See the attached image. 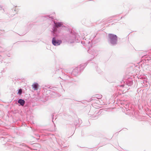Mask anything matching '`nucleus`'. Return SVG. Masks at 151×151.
I'll return each instance as SVG.
<instances>
[{
	"label": "nucleus",
	"instance_id": "obj_10",
	"mask_svg": "<svg viewBox=\"0 0 151 151\" xmlns=\"http://www.w3.org/2000/svg\"><path fill=\"white\" fill-rule=\"evenodd\" d=\"M22 93V89L21 88H20L19 89L17 94H19V95H20Z\"/></svg>",
	"mask_w": 151,
	"mask_h": 151
},
{
	"label": "nucleus",
	"instance_id": "obj_22",
	"mask_svg": "<svg viewBox=\"0 0 151 151\" xmlns=\"http://www.w3.org/2000/svg\"><path fill=\"white\" fill-rule=\"evenodd\" d=\"M6 138H5L4 139H5L6 140Z\"/></svg>",
	"mask_w": 151,
	"mask_h": 151
},
{
	"label": "nucleus",
	"instance_id": "obj_7",
	"mask_svg": "<svg viewBox=\"0 0 151 151\" xmlns=\"http://www.w3.org/2000/svg\"><path fill=\"white\" fill-rule=\"evenodd\" d=\"M126 83L128 86H130L132 85L133 82L132 81L128 80L127 81Z\"/></svg>",
	"mask_w": 151,
	"mask_h": 151
},
{
	"label": "nucleus",
	"instance_id": "obj_1",
	"mask_svg": "<svg viewBox=\"0 0 151 151\" xmlns=\"http://www.w3.org/2000/svg\"><path fill=\"white\" fill-rule=\"evenodd\" d=\"M54 25L52 29V33L54 36H56L57 34L59 32L58 29L59 27H65L63 23L61 22H57L54 21ZM62 43V41L60 40H58L55 37H53L52 40V43L54 46H58Z\"/></svg>",
	"mask_w": 151,
	"mask_h": 151
},
{
	"label": "nucleus",
	"instance_id": "obj_8",
	"mask_svg": "<svg viewBox=\"0 0 151 151\" xmlns=\"http://www.w3.org/2000/svg\"><path fill=\"white\" fill-rule=\"evenodd\" d=\"M27 147L29 148V147H27L25 144L24 143L20 144V145H19V148H23L24 147Z\"/></svg>",
	"mask_w": 151,
	"mask_h": 151
},
{
	"label": "nucleus",
	"instance_id": "obj_17",
	"mask_svg": "<svg viewBox=\"0 0 151 151\" xmlns=\"http://www.w3.org/2000/svg\"><path fill=\"white\" fill-rule=\"evenodd\" d=\"M128 106L127 105V104L126 105V107H125V108H126V109H127V107Z\"/></svg>",
	"mask_w": 151,
	"mask_h": 151
},
{
	"label": "nucleus",
	"instance_id": "obj_2",
	"mask_svg": "<svg viewBox=\"0 0 151 151\" xmlns=\"http://www.w3.org/2000/svg\"><path fill=\"white\" fill-rule=\"evenodd\" d=\"M66 40L70 43L78 42L80 40V37L78 34L71 31L70 34L67 35Z\"/></svg>",
	"mask_w": 151,
	"mask_h": 151
},
{
	"label": "nucleus",
	"instance_id": "obj_15",
	"mask_svg": "<svg viewBox=\"0 0 151 151\" xmlns=\"http://www.w3.org/2000/svg\"><path fill=\"white\" fill-rule=\"evenodd\" d=\"M53 116H54V115L53 114H52V122H53Z\"/></svg>",
	"mask_w": 151,
	"mask_h": 151
},
{
	"label": "nucleus",
	"instance_id": "obj_12",
	"mask_svg": "<svg viewBox=\"0 0 151 151\" xmlns=\"http://www.w3.org/2000/svg\"><path fill=\"white\" fill-rule=\"evenodd\" d=\"M16 145L17 146V147L19 148V145H20V144L19 143H17L16 144Z\"/></svg>",
	"mask_w": 151,
	"mask_h": 151
},
{
	"label": "nucleus",
	"instance_id": "obj_9",
	"mask_svg": "<svg viewBox=\"0 0 151 151\" xmlns=\"http://www.w3.org/2000/svg\"><path fill=\"white\" fill-rule=\"evenodd\" d=\"M95 97L98 99H100L102 97V95L97 94L95 95Z\"/></svg>",
	"mask_w": 151,
	"mask_h": 151
},
{
	"label": "nucleus",
	"instance_id": "obj_23",
	"mask_svg": "<svg viewBox=\"0 0 151 151\" xmlns=\"http://www.w3.org/2000/svg\"><path fill=\"white\" fill-rule=\"evenodd\" d=\"M53 17H51V19H53Z\"/></svg>",
	"mask_w": 151,
	"mask_h": 151
},
{
	"label": "nucleus",
	"instance_id": "obj_3",
	"mask_svg": "<svg viewBox=\"0 0 151 151\" xmlns=\"http://www.w3.org/2000/svg\"><path fill=\"white\" fill-rule=\"evenodd\" d=\"M108 41L111 45L114 46L117 44L118 37L115 34L109 33L108 35Z\"/></svg>",
	"mask_w": 151,
	"mask_h": 151
},
{
	"label": "nucleus",
	"instance_id": "obj_5",
	"mask_svg": "<svg viewBox=\"0 0 151 151\" xmlns=\"http://www.w3.org/2000/svg\"><path fill=\"white\" fill-rule=\"evenodd\" d=\"M39 86L38 84L37 83H35L32 85V88L34 90H37Z\"/></svg>",
	"mask_w": 151,
	"mask_h": 151
},
{
	"label": "nucleus",
	"instance_id": "obj_11",
	"mask_svg": "<svg viewBox=\"0 0 151 151\" xmlns=\"http://www.w3.org/2000/svg\"><path fill=\"white\" fill-rule=\"evenodd\" d=\"M96 69L97 71L99 73H100L101 72V70H100L99 68H98L97 67H96Z\"/></svg>",
	"mask_w": 151,
	"mask_h": 151
},
{
	"label": "nucleus",
	"instance_id": "obj_25",
	"mask_svg": "<svg viewBox=\"0 0 151 151\" xmlns=\"http://www.w3.org/2000/svg\"><path fill=\"white\" fill-rule=\"evenodd\" d=\"M122 17H121V19H122Z\"/></svg>",
	"mask_w": 151,
	"mask_h": 151
},
{
	"label": "nucleus",
	"instance_id": "obj_6",
	"mask_svg": "<svg viewBox=\"0 0 151 151\" xmlns=\"http://www.w3.org/2000/svg\"><path fill=\"white\" fill-rule=\"evenodd\" d=\"M18 102L22 106H23L25 103V101L22 99H19L18 101Z\"/></svg>",
	"mask_w": 151,
	"mask_h": 151
},
{
	"label": "nucleus",
	"instance_id": "obj_4",
	"mask_svg": "<svg viewBox=\"0 0 151 151\" xmlns=\"http://www.w3.org/2000/svg\"><path fill=\"white\" fill-rule=\"evenodd\" d=\"M87 65V64L86 63H84L78 67L76 68L73 70L72 72V75L75 76H77L79 73L80 72V71L83 70L86 66Z\"/></svg>",
	"mask_w": 151,
	"mask_h": 151
},
{
	"label": "nucleus",
	"instance_id": "obj_13",
	"mask_svg": "<svg viewBox=\"0 0 151 151\" xmlns=\"http://www.w3.org/2000/svg\"><path fill=\"white\" fill-rule=\"evenodd\" d=\"M3 10V12L4 11V9H3L2 6L0 5V10Z\"/></svg>",
	"mask_w": 151,
	"mask_h": 151
},
{
	"label": "nucleus",
	"instance_id": "obj_24",
	"mask_svg": "<svg viewBox=\"0 0 151 151\" xmlns=\"http://www.w3.org/2000/svg\"><path fill=\"white\" fill-rule=\"evenodd\" d=\"M104 21H103V22H104Z\"/></svg>",
	"mask_w": 151,
	"mask_h": 151
},
{
	"label": "nucleus",
	"instance_id": "obj_20",
	"mask_svg": "<svg viewBox=\"0 0 151 151\" xmlns=\"http://www.w3.org/2000/svg\"><path fill=\"white\" fill-rule=\"evenodd\" d=\"M106 22H107V21H108L109 20L106 19Z\"/></svg>",
	"mask_w": 151,
	"mask_h": 151
},
{
	"label": "nucleus",
	"instance_id": "obj_16",
	"mask_svg": "<svg viewBox=\"0 0 151 151\" xmlns=\"http://www.w3.org/2000/svg\"><path fill=\"white\" fill-rule=\"evenodd\" d=\"M85 43H88V44H89L90 43V41H89L88 42H85Z\"/></svg>",
	"mask_w": 151,
	"mask_h": 151
},
{
	"label": "nucleus",
	"instance_id": "obj_18",
	"mask_svg": "<svg viewBox=\"0 0 151 151\" xmlns=\"http://www.w3.org/2000/svg\"><path fill=\"white\" fill-rule=\"evenodd\" d=\"M94 65H95L96 66L97 65L96 63H94Z\"/></svg>",
	"mask_w": 151,
	"mask_h": 151
},
{
	"label": "nucleus",
	"instance_id": "obj_19",
	"mask_svg": "<svg viewBox=\"0 0 151 151\" xmlns=\"http://www.w3.org/2000/svg\"><path fill=\"white\" fill-rule=\"evenodd\" d=\"M124 85H122L121 86H122V87H124Z\"/></svg>",
	"mask_w": 151,
	"mask_h": 151
},
{
	"label": "nucleus",
	"instance_id": "obj_14",
	"mask_svg": "<svg viewBox=\"0 0 151 151\" xmlns=\"http://www.w3.org/2000/svg\"><path fill=\"white\" fill-rule=\"evenodd\" d=\"M2 60V57L0 55V62Z\"/></svg>",
	"mask_w": 151,
	"mask_h": 151
},
{
	"label": "nucleus",
	"instance_id": "obj_21",
	"mask_svg": "<svg viewBox=\"0 0 151 151\" xmlns=\"http://www.w3.org/2000/svg\"><path fill=\"white\" fill-rule=\"evenodd\" d=\"M90 50H88V52H90Z\"/></svg>",
	"mask_w": 151,
	"mask_h": 151
}]
</instances>
